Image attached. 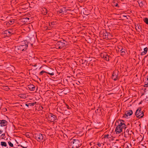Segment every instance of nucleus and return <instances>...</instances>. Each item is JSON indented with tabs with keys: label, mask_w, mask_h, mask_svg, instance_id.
<instances>
[{
	"label": "nucleus",
	"mask_w": 148,
	"mask_h": 148,
	"mask_svg": "<svg viewBox=\"0 0 148 148\" xmlns=\"http://www.w3.org/2000/svg\"><path fill=\"white\" fill-rule=\"evenodd\" d=\"M103 36L105 38H107L108 37V33L106 32L103 33Z\"/></svg>",
	"instance_id": "24"
},
{
	"label": "nucleus",
	"mask_w": 148,
	"mask_h": 148,
	"mask_svg": "<svg viewBox=\"0 0 148 148\" xmlns=\"http://www.w3.org/2000/svg\"><path fill=\"white\" fill-rule=\"evenodd\" d=\"M22 97V96H21V97Z\"/></svg>",
	"instance_id": "51"
},
{
	"label": "nucleus",
	"mask_w": 148,
	"mask_h": 148,
	"mask_svg": "<svg viewBox=\"0 0 148 148\" xmlns=\"http://www.w3.org/2000/svg\"><path fill=\"white\" fill-rule=\"evenodd\" d=\"M44 73H47L50 75H54V73H48V72H47L46 71H41L39 73V75H43V74Z\"/></svg>",
	"instance_id": "16"
},
{
	"label": "nucleus",
	"mask_w": 148,
	"mask_h": 148,
	"mask_svg": "<svg viewBox=\"0 0 148 148\" xmlns=\"http://www.w3.org/2000/svg\"><path fill=\"white\" fill-rule=\"evenodd\" d=\"M114 6H115L116 7H117L118 5V3H115L114 2V4L113 5Z\"/></svg>",
	"instance_id": "36"
},
{
	"label": "nucleus",
	"mask_w": 148,
	"mask_h": 148,
	"mask_svg": "<svg viewBox=\"0 0 148 148\" xmlns=\"http://www.w3.org/2000/svg\"><path fill=\"white\" fill-rule=\"evenodd\" d=\"M66 107L68 109H71V108L69 107V106L67 104H66Z\"/></svg>",
	"instance_id": "37"
},
{
	"label": "nucleus",
	"mask_w": 148,
	"mask_h": 148,
	"mask_svg": "<svg viewBox=\"0 0 148 148\" xmlns=\"http://www.w3.org/2000/svg\"><path fill=\"white\" fill-rule=\"evenodd\" d=\"M138 2L140 7H142L143 6V1L142 0H138Z\"/></svg>",
	"instance_id": "25"
},
{
	"label": "nucleus",
	"mask_w": 148,
	"mask_h": 148,
	"mask_svg": "<svg viewBox=\"0 0 148 148\" xmlns=\"http://www.w3.org/2000/svg\"><path fill=\"white\" fill-rule=\"evenodd\" d=\"M144 22L147 25H148V18H145L143 19Z\"/></svg>",
	"instance_id": "28"
},
{
	"label": "nucleus",
	"mask_w": 148,
	"mask_h": 148,
	"mask_svg": "<svg viewBox=\"0 0 148 148\" xmlns=\"http://www.w3.org/2000/svg\"><path fill=\"white\" fill-rule=\"evenodd\" d=\"M50 69H51V70H53V69H52V68H50Z\"/></svg>",
	"instance_id": "48"
},
{
	"label": "nucleus",
	"mask_w": 148,
	"mask_h": 148,
	"mask_svg": "<svg viewBox=\"0 0 148 148\" xmlns=\"http://www.w3.org/2000/svg\"><path fill=\"white\" fill-rule=\"evenodd\" d=\"M51 26H47V30H50L51 28Z\"/></svg>",
	"instance_id": "38"
},
{
	"label": "nucleus",
	"mask_w": 148,
	"mask_h": 148,
	"mask_svg": "<svg viewBox=\"0 0 148 148\" xmlns=\"http://www.w3.org/2000/svg\"><path fill=\"white\" fill-rule=\"evenodd\" d=\"M86 15H88V14H85Z\"/></svg>",
	"instance_id": "49"
},
{
	"label": "nucleus",
	"mask_w": 148,
	"mask_h": 148,
	"mask_svg": "<svg viewBox=\"0 0 148 148\" xmlns=\"http://www.w3.org/2000/svg\"><path fill=\"white\" fill-rule=\"evenodd\" d=\"M8 144L9 146L11 147H13V145L11 142L9 141L8 142Z\"/></svg>",
	"instance_id": "29"
},
{
	"label": "nucleus",
	"mask_w": 148,
	"mask_h": 148,
	"mask_svg": "<svg viewBox=\"0 0 148 148\" xmlns=\"http://www.w3.org/2000/svg\"><path fill=\"white\" fill-rule=\"evenodd\" d=\"M148 51V48L147 47H145L144 49V51L142 52L141 53V55L142 56L144 55L145 54L147 53Z\"/></svg>",
	"instance_id": "20"
},
{
	"label": "nucleus",
	"mask_w": 148,
	"mask_h": 148,
	"mask_svg": "<svg viewBox=\"0 0 148 148\" xmlns=\"http://www.w3.org/2000/svg\"><path fill=\"white\" fill-rule=\"evenodd\" d=\"M120 127H121V128L122 130H123V129H125V128H126L127 127L126 126V127H122V126H121Z\"/></svg>",
	"instance_id": "41"
},
{
	"label": "nucleus",
	"mask_w": 148,
	"mask_h": 148,
	"mask_svg": "<svg viewBox=\"0 0 148 148\" xmlns=\"http://www.w3.org/2000/svg\"><path fill=\"white\" fill-rule=\"evenodd\" d=\"M119 71L117 70H115L113 71L112 74V79L114 81H116L119 79Z\"/></svg>",
	"instance_id": "7"
},
{
	"label": "nucleus",
	"mask_w": 148,
	"mask_h": 148,
	"mask_svg": "<svg viewBox=\"0 0 148 148\" xmlns=\"http://www.w3.org/2000/svg\"><path fill=\"white\" fill-rule=\"evenodd\" d=\"M29 4L28 3H27L25 4H23L21 5L20 7V8L21 9H23L24 10H26L27 9L29 6Z\"/></svg>",
	"instance_id": "9"
},
{
	"label": "nucleus",
	"mask_w": 148,
	"mask_h": 148,
	"mask_svg": "<svg viewBox=\"0 0 148 148\" xmlns=\"http://www.w3.org/2000/svg\"><path fill=\"white\" fill-rule=\"evenodd\" d=\"M145 85H146V86H148V78H147L146 82H145Z\"/></svg>",
	"instance_id": "32"
},
{
	"label": "nucleus",
	"mask_w": 148,
	"mask_h": 148,
	"mask_svg": "<svg viewBox=\"0 0 148 148\" xmlns=\"http://www.w3.org/2000/svg\"><path fill=\"white\" fill-rule=\"evenodd\" d=\"M132 114L133 112L132 110H129L125 112V115L124 116L126 118L128 116L131 115Z\"/></svg>",
	"instance_id": "11"
},
{
	"label": "nucleus",
	"mask_w": 148,
	"mask_h": 148,
	"mask_svg": "<svg viewBox=\"0 0 148 148\" xmlns=\"http://www.w3.org/2000/svg\"><path fill=\"white\" fill-rule=\"evenodd\" d=\"M82 1H83V0H82Z\"/></svg>",
	"instance_id": "53"
},
{
	"label": "nucleus",
	"mask_w": 148,
	"mask_h": 148,
	"mask_svg": "<svg viewBox=\"0 0 148 148\" xmlns=\"http://www.w3.org/2000/svg\"><path fill=\"white\" fill-rule=\"evenodd\" d=\"M97 145L99 147H100L101 146V144L100 143H98L97 144Z\"/></svg>",
	"instance_id": "39"
},
{
	"label": "nucleus",
	"mask_w": 148,
	"mask_h": 148,
	"mask_svg": "<svg viewBox=\"0 0 148 148\" xmlns=\"http://www.w3.org/2000/svg\"><path fill=\"white\" fill-rule=\"evenodd\" d=\"M103 57L106 61H109V56L106 53H105L104 54Z\"/></svg>",
	"instance_id": "21"
},
{
	"label": "nucleus",
	"mask_w": 148,
	"mask_h": 148,
	"mask_svg": "<svg viewBox=\"0 0 148 148\" xmlns=\"http://www.w3.org/2000/svg\"><path fill=\"white\" fill-rule=\"evenodd\" d=\"M36 103V102H34L33 103H29V106H33Z\"/></svg>",
	"instance_id": "31"
},
{
	"label": "nucleus",
	"mask_w": 148,
	"mask_h": 148,
	"mask_svg": "<svg viewBox=\"0 0 148 148\" xmlns=\"http://www.w3.org/2000/svg\"><path fill=\"white\" fill-rule=\"evenodd\" d=\"M71 143V145L72 146V148H78L79 147V141L77 139H75L73 138L71 139L70 141Z\"/></svg>",
	"instance_id": "3"
},
{
	"label": "nucleus",
	"mask_w": 148,
	"mask_h": 148,
	"mask_svg": "<svg viewBox=\"0 0 148 148\" xmlns=\"http://www.w3.org/2000/svg\"><path fill=\"white\" fill-rule=\"evenodd\" d=\"M35 139L38 142H43L45 140L46 138L45 135L41 133H36L34 134Z\"/></svg>",
	"instance_id": "2"
},
{
	"label": "nucleus",
	"mask_w": 148,
	"mask_h": 148,
	"mask_svg": "<svg viewBox=\"0 0 148 148\" xmlns=\"http://www.w3.org/2000/svg\"><path fill=\"white\" fill-rule=\"evenodd\" d=\"M28 42L26 41L22 42L21 45L15 47V50L18 53H20L22 51H26L28 48Z\"/></svg>",
	"instance_id": "1"
},
{
	"label": "nucleus",
	"mask_w": 148,
	"mask_h": 148,
	"mask_svg": "<svg viewBox=\"0 0 148 148\" xmlns=\"http://www.w3.org/2000/svg\"><path fill=\"white\" fill-rule=\"evenodd\" d=\"M65 11V8H63L62 9L60 10L59 11H58V12L60 13H63V14H64V12Z\"/></svg>",
	"instance_id": "22"
},
{
	"label": "nucleus",
	"mask_w": 148,
	"mask_h": 148,
	"mask_svg": "<svg viewBox=\"0 0 148 148\" xmlns=\"http://www.w3.org/2000/svg\"><path fill=\"white\" fill-rule=\"evenodd\" d=\"M18 1V0H12L11 2H12L13 3L15 2L17 3Z\"/></svg>",
	"instance_id": "35"
},
{
	"label": "nucleus",
	"mask_w": 148,
	"mask_h": 148,
	"mask_svg": "<svg viewBox=\"0 0 148 148\" xmlns=\"http://www.w3.org/2000/svg\"><path fill=\"white\" fill-rule=\"evenodd\" d=\"M125 50L123 48H122V49H121L120 50H119V52L121 54V55L123 56L125 54Z\"/></svg>",
	"instance_id": "19"
},
{
	"label": "nucleus",
	"mask_w": 148,
	"mask_h": 148,
	"mask_svg": "<svg viewBox=\"0 0 148 148\" xmlns=\"http://www.w3.org/2000/svg\"><path fill=\"white\" fill-rule=\"evenodd\" d=\"M79 83H80V82L79 81H78L77 82V83H76V84L78 85H79Z\"/></svg>",
	"instance_id": "43"
},
{
	"label": "nucleus",
	"mask_w": 148,
	"mask_h": 148,
	"mask_svg": "<svg viewBox=\"0 0 148 148\" xmlns=\"http://www.w3.org/2000/svg\"><path fill=\"white\" fill-rule=\"evenodd\" d=\"M110 135L108 134H106L104 135V138H110Z\"/></svg>",
	"instance_id": "30"
},
{
	"label": "nucleus",
	"mask_w": 148,
	"mask_h": 148,
	"mask_svg": "<svg viewBox=\"0 0 148 148\" xmlns=\"http://www.w3.org/2000/svg\"><path fill=\"white\" fill-rule=\"evenodd\" d=\"M118 52H119V50H120L121 49H122V48H123V47L121 46H119L118 47Z\"/></svg>",
	"instance_id": "34"
},
{
	"label": "nucleus",
	"mask_w": 148,
	"mask_h": 148,
	"mask_svg": "<svg viewBox=\"0 0 148 148\" xmlns=\"http://www.w3.org/2000/svg\"><path fill=\"white\" fill-rule=\"evenodd\" d=\"M64 42V40L58 41L55 45L56 48L60 49L65 47L66 46Z\"/></svg>",
	"instance_id": "4"
},
{
	"label": "nucleus",
	"mask_w": 148,
	"mask_h": 148,
	"mask_svg": "<svg viewBox=\"0 0 148 148\" xmlns=\"http://www.w3.org/2000/svg\"><path fill=\"white\" fill-rule=\"evenodd\" d=\"M2 132H3L2 130H0V134H1L2 133Z\"/></svg>",
	"instance_id": "45"
},
{
	"label": "nucleus",
	"mask_w": 148,
	"mask_h": 148,
	"mask_svg": "<svg viewBox=\"0 0 148 148\" xmlns=\"http://www.w3.org/2000/svg\"><path fill=\"white\" fill-rule=\"evenodd\" d=\"M47 118L49 121L51 122H54L55 120H56L57 118L56 116L51 113H50Z\"/></svg>",
	"instance_id": "8"
},
{
	"label": "nucleus",
	"mask_w": 148,
	"mask_h": 148,
	"mask_svg": "<svg viewBox=\"0 0 148 148\" xmlns=\"http://www.w3.org/2000/svg\"><path fill=\"white\" fill-rule=\"evenodd\" d=\"M28 86V88L31 91H33L35 90V86L32 84H30Z\"/></svg>",
	"instance_id": "17"
},
{
	"label": "nucleus",
	"mask_w": 148,
	"mask_h": 148,
	"mask_svg": "<svg viewBox=\"0 0 148 148\" xmlns=\"http://www.w3.org/2000/svg\"><path fill=\"white\" fill-rule=\"evenodd\" d=\"M44 28L45 30H47V26H45L44 27Z\"/></svg>",
	"instance_id": "40"
},
{
	"label": "nucleus",
	"mask_w": 148,
	"mask_h": 148,
	"mask_svg": "<svg viewBox=\"0 0 148 148\" xmlns=\"http://www.w3.org/2000/svg\"><path fill=\"white\" fill-rule=\"evenodd\" d=\"M7 124V121L5 120H1L0 122V126L2 127L6 126Z\"/></svg>",
	"instance_id": "13"
},
{
	"label": "nucleus",
	"mask_w": 148,
	"mask_h": 148,
	"mask_svg": "<svg viewBox=\"0 0 148 148\" xmlns=\"http://www.w3.org/2000/svg\"><path fill=\"white\" fill-rule=\"evenodd\" d=\"M5 134H2L1 136V138H2V139H5Z\"/></svg>",
	"instance_id": "33"
},
{
	"label": "nucleus",
	"mask_w": 148,
	"mask_h": 148,
	"mask_svg": "<svg viewBox=\"0 0 148 148\" xmlns=\"http://www.w3.org/2000/svg\"><path fill=\"white\" fill-rule=\"evenodd\" d=\"M1 145L3 147H4L8 148V147H7V144L5 142H1Z\"/></svg>",
	"instance_id": "23"
},
{
	"label": "nucleus",
	"mask_w": 148,
	"mask_h": 148,
	"mask_svg": "<svg viewBox=\"0 0 148 148\" xmlns=\"http://www.w3.org/2000/svg\"><path fill=\"white\" fill-rule=\"evenodd\" d=\"M122 129L121 128L120 126L117 125L115 131L116 134H119L122 131Z\"/></svg>",
	"instance_id": "12"
},
{
	"label": "nucleus",
	"mask_w": 148,
	"mask_h": 148,
	"mask_svg": "<svg viewBox=\"0 0 148 148\" xmlns=\"http://www.w3.org/2000/svg\"><path fill=\"white\" fill-rule=\"evenodd\" d=\"M25 105L26 106H27V107H28L29 106V103H28V104L26 103L25 104Z\"/></svg>",
	"instance_id": "42"
},
{
	"label": "nucleus",
	"mask_w": 148,
	"mask_h": 148,
	"mask_svg": "<svg viewBox=\"0 0 148 148\" xmlns=\"http://www.w3.org/2000/svg\"><path fill=\"white\" fill-rule=\"evenodd\" d=\"M124 136L126 138H129L131 137V135L133 134V132L130 129L127 127L125 129Z\"/></svg>",
	"instance_id": "5"
},
{
	"label": "nucleus",
	"mask_w": 148,
	"mask_h": 148,
	"mask_svg": "<svg viewBox=\"0 0 148 148\" xmlns=\"http://www.w3.org/2000/svg\"><path fill=\"white\" fill-rule=\"evenodd\" d=\"M135 115L139 119L142 118L143 116V111H141L140 108H139L137 110L135 113Z\"/></svg>",
	"instance_id": "6"
},
{
	"label": "nucleus",
	"mask_w": 148,
	"mask_h": 148,
	"mask_svg": "<svg viewBox=\"0 0 148 148\" xmlns=\"http://www.w3.org/2000/svg\"><path fill=\"white\" fill-rule=\"evenodd\" d=\"M14 22V20L13 19H12V20H10L8 22H6V25L7 26H9L10 25H11L13 24Z\"/></svg>",
	"instance_id": "18"
},
{
	"label": "nucleus",
	"mask_w": 148,
	"mask_h": 148,
	"mask_svg": "<svg viewBox=\"0 0 148 148\" xmlns=\"http://www.w3.org/2000/svg\"><path fill=\"white\" fill-rule=\"evenodd\" d=\"M142 103V102L141 101L140 102V103H139V104H141Z\"/></svg>",
	"instance_id": "46"
},
{
	"label": "nucleus",
	"mask_w": 148,
	"mask_h": 148,
	"mask_svg": "<svg viewBox=\"0 0 148 148\" xmlns=\"http://www.w3.org/2000/svg\"><path fill=\"white\" fill-rule=\"evenodd\" d=\"M11 30L10 29L6 30L3 32V34H6L5 36H9L12 34Z\"/></svg>",
	"instance_id": "15"
},
{
	"label": "nucleus",
	"mask_w": 148,
	"mask_h": 148,
	"mask_svg": "<svg viewBox=\"0 0 148 148\" xmlns=\"http://www.w3.org/2000/svg\"><path fill=\"white\" fill-rule=\"evenodd\" d=\"M135 28L136 31L139 32L141 31L142 27L139 24L135 25Z\"/></svg>",
	"instance_id": "14"
},
{
	"label": "nucleus",
	"mask_w": 148,
	"mask_h": 148,
	"mask_svg": "<svg viewBox=\"0 0 148 148\" xmlns=\"http://www.w3.org/2000/svg\"><path fill=\"white\" fill-rule=\"evenodd\" d=\"M56 22H54V21L51 22L49 23V25L50 26L52 27L53 25H54L56 24Z\"/></svg>",
	"instance_id": "26"
},
{
	"label": "nucleus",
	"mask_w": 148,
	"mask_h": 148,
	"mask_svg": "<svg viewBox=\"0 0 148 148\" xmlns=\"http://www.w3.org/2000/svg\"><path fill=\"white\" fill-rule=\"evenodd\" d=\"M49 73H51V72H50Z\"/></svg>",
	"instance_id": "52"
},
{
	"label": "nucleus",
	"mask_w": 148,
	"mask_h": 148,
	"mask_svg": "<svg viewBox=\"0 0 148 148\" xmlns=\"http://www.w3.org/2000/svg\"><path fill=\"white\" fill-rule=\"evenodd\" d=\"M22 97V96H21V97Z\"/></svg>",
	"instance_id": "50"
},
{
	"label": "nucleus",
	"mask_w": 148,
	"mask_h": 148,
	"mask_svg": "<svg viewBox=\"0 0 148 148\" xmlns=\"http://www.w3.org/2000/svg\"><path fill=\"white\" fill-rule=\"evenodd\" d=\"M118 125H117L122 126V127H126V125L125 124V121L122 120H119L118 121Z\"/></svg>",
	"instance_id": "10"
},
{
	"label": "nucleus",
	"mask_w": 148,
	"mask_h": 148,
	"mask_svg": "<svg viewBox=\"0 0 148 148\" xmlns=\"http://www.w3.org/2000/svg\"><path fill=\"white\" fill-rule=\"evenodd\" d=\"M34 66H36V64H35Z\"/></svg>",
	"instance_id": "47"
},
{
	"label": "nucleus",
	"mask_w": 148,
	"mask_h": 148,
	"mask_svg": "<svg viewBox=\"0 0 148 148\" xmlns=\"http://www.w3.org/2000/svg\"><path fill=\"white\" fill-rule=\"evenodd\" d=\"M43 13L44 14L46 15L47 14V11L46 8H44L43 10Z\"/></svg>",
	"instance_id": "27"
},
{
	"label": "nucleus",
	"mask_w": 148,
	"mask_h": 148,
	"mask_svg": "<svg viewBox=\"0 0 148 148\" xmlns=\"http://www.w3.org/2000/svg\"><path fill=\"white\" fill-rule=\"evenodd\" d=\"M6 88V89L7 90H8V89H9V88L8 87V86H5V87Z\"/></svg>",
	"instance_id": "44"
}]
</instances>
